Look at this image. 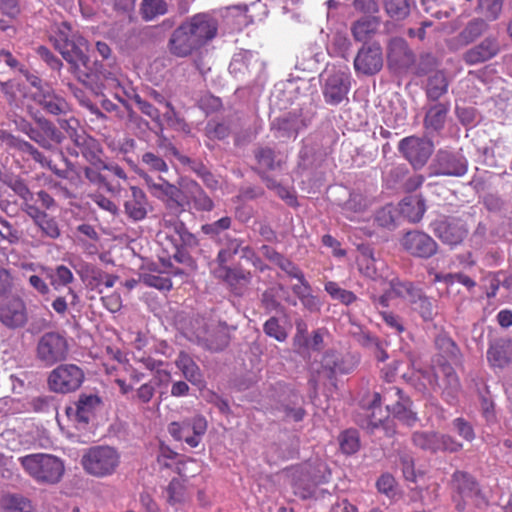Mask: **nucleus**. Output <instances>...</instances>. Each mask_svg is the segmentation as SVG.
<instances>
[{
  "mask_svg": "<svg viewBox=\"0 0 512 512\" xmlns=\"http://www.w3.org/2000/svg\"><path fill=\"white\" fill-rule=\"evenodd\" d=\"M437 348L443 353L445 363H441L433 369L417 371L414 375L415 388L422 392L442 391L447 402L455 400L460 388L458 377L448 361L457 356L458 349L454 342L447 336H439L436 339Z\"/></svg>",
  "mask_w": 512,
  "mask_h": 512,
  "instance_id": "obj_1",
  "label": "nucleus"
},
{
  "mask_svg": "<svg viewBox=\"0 0 512 512\" xmlns=\"http://www.w3.org/2000/svg\"><path fill=\"white\" fill-rule=\"evenodd\" d=\"M216 32L217 23L212 17L206 14L195 15L173 32L169 50L177 57H186L214 38Z\"/></svg>",
  "mask_w": 512,
  "mask_h": 512,
  "instance_id": "obj_2",
  "label": "nucleus"
},
{
  "mask_svg": "<svg viewBox=\"0 0 512 512\" xmlns=\"http://www.w3.org/2000/svg\"><path fill=\"white\" fill-rule=\"evenodd\" d=\"M55 46L71 65L75 76L84 82L92 71L90 59L87 55V40L75 32L70 24L63 22L57 27Z\"/></svg>",
  "mask_w": 512,
  "mask_h": 512,
  "instance_id": "obj_3",
  "label": "nucleus"
},
{
  "mask_svg": "<svg viewBox=\"0 0 512 512\" xmlns=\"http://www.w3.org/2000/svg\"><path fill=\"white\" fill-rule=\"evenodd\" d=\"M359 271L374 281L371 290V300L376 306L388 307L391 301L390 281H399L397 278H389V270L385 263L374 258L370 249L361 251L358 258Z\"/></svg>",
  "mask_w": 512,
  "mask_h": 512,
  "instance_id": "obj_4",
  "label": "nucleus"
},
{
  "mask_svg": "<svg viewBox=\"0 0 512 512\" xmlns=\"http://www.w3.org/2000/svg\"><path fill=\"white\" fill-rule=\"evenodd\" d=\"M146 183L149 186L151 193L162 199L170 206L176 205L177 207L183 208L186 204L193 206L196 210L210 211L213 207L212 200L203 192V190L197 185L192 184L190 189V201H185L183 193L174 185L168 183L162 178L158 181H152L146 177Z\"/></svg>",
  "mask_w": 512,
  "mask_h": 512,
  "instance_id": "obj_5",
  "label": "nucleus"
},
{
  "mask_svg": "<svg viewBox=\"0 0 512 512\" xmlns=\"http://www.w3.org/2000/svg\"><path fill=\"white\" fill-rule=\"evenodd\" d=\"M24 471L38 483H58L64 474V464L56 456L44 453L30 454L19 458Z\"/></svg>",
  "mask_w": 512,
  "mask_h": 512,
  "instance_id": "obj_6",
  "label": "nucleus"
},
{
  "mask_svg": "<svg viewBox=\"0 0 512 512\" xmlns=\"http://www.w3.org/2000/svg\"><path fill=\"white\" fill-rule=\"evenodd\" d=\"M81 464L89 475L105 478L116 473L121 464V454L112 446L98 445L86 450Z\"/></svg>",
  "mask_w": 512,
  "mask_h": 512,
  "instance_id": "obj_7",
  "label": "nucleus"
},
{
  "mask_svg": "<svg viewBox=\"0 0 512 512\" xmlns=\"http://www.w3.org/2000/svg\"><path fill=\"white\" fill-rule=\"evenodd\" d=\"M391 300L402 298L407 301L424 320H431L435 315V306L432 299L425 296L420 289L409 282L390 281Z\"/></svg>",
  "mask_w": 512,
  "mask_h": 512,
  "instance_id": "obj_8",
  "label": "nucleus"
},
{
  "mask_svg": "<svg viewBox=\"0 0 512 512\" xmlns=\"http://www.w3.org/2000/svg\"><path fill=\"white\" fill-rule=\"evenodd\" d=\"M374 404H385L387 411H391L394 418H397L407 425H412L416 416L410 409V401L404 398L402 391L395 386L385 388L382 394L375 393L373 396Z\"/></svg>",
  "mask_w": 512,
  "mask_h": 512,
  "instance_id": "obj_9",
  "label": "nucleus"
},
{
  "mask_svg": "<svg viewBox=\"0 0 512 512\" xmlns=\"http://www.w3.org/2000/svg\"><path fill=\"white\" fill-rule=\"evenodd\" d=\"M266 15V7L260 0L252 3L250 7L235 5L226 7L222 12L224 21L231 30H241L256 20L261 21Z\"/></svg>",
  "mask_w": 512,
  "mask_h": 512,
  "instance_id": "obj_10",
  "label": "nucleus"
},
{
  "mask_svg": "<svg viewBox=\"0 0 512 512\" xmlns=\"http://www.w3.org/2000/svg\"><path fill=\"white\" fill-rule=\"evenodd\" d=\"M36 352L39 361L46 366H52L66 359L68 343L61 334L48 332L39 339Z\"/></svg>",
  "mask_w": 512,
  "mask_h": 512,
  "instance_id": "obj_11",
  "label": "nucleus"
},
{
  "mask_svg": "<svg viewBox=\"0 0 512 512\" xmlns=\"http://www.w3.org/2000/svg\"><path fill=\"white\" fill-rule=\"evenodd\" d=\"M102 401L95 394H82L78 400L65 409L67 419L79 429L93 420L96 413L101 409Z\"/></svg>",
  "mask_w": 512,
  "mask_h": 512,
  "instance_id": "obj_12",
  "label": "nucleus"
},
{
  "mask_svg": "<svg viewBox=\"0 0 512 512\" xmlns=\"http://www.w3.org/2000/svg\"><path fill=\"white\" fill-rule=\"evenodd\" d=\"M207 430V421L200 415L193 416L183 422H172L168 426L170 435L179 441H184L194 448L199 445Z\"/></svg>",
  "mask_w": 512,
  "mask_h": 512,
  "instance_id": "obj_13",
  "label": "nucleus"
},
{
  "mask_svg": "<svg viewBox=\"0 0 512 512\" xmlns=\"http://www.w3.org/2000/svg\"><path fill=\"white\" fill-rule=\"evenodd\" d=\"M84 379L82 370L74 364H63L55 368L49 375L48 384L51 390L68 393L80 387Z\"/></svg>",
  "mask_w": 512,
  "mask_h": 512,
  "instance_id": "obj_14",
  "label": "nucleus"
},
{
  "mask_svg": "<svg viewBox=\"0 0 512 512\" xmlns=\"http://www.w3.org/2000/svg\"><path fill=\"white\" fill-rule=\"evenodd\" d=\"M399 149L413 167L418 169L423 167L431 156L433 143L425 138L411 136L400 141Z\"/></svg>",
  "mask_w": 512,
  "mask_h": 512,
  "instance_id": "obj_15",
  "label": "nucleus"
},
{
  "mask_svg": "<svg viewBox=\"0 0 512 512\" xmlns=\"http://www.w3.org/2000/svg\"><path fill=\"white\" fill-rule=\"evenodd\" d=\"M27 81L35 89L31 92L32 97L51 114H60L67 110L66 101L55 95L50 86L43 85L42 81L34 75H28Z\"/></svg>",
  "mask_w": 512,
  "mask_h": 512,
  "instance_id": "obj_16",
  "label": "nucleus"
},
{
  "mask_svg": "<svg viewBox=\"0 0 512 512\" xmlns=\"http://www.w3.org/2000/svg\"><path fill=\"white\" fill-rule=\"evenodd\" d=\"M28 321L27 308L24 301L18 297L3 299L0 302V322L7 328L23 327Z\"/></svg>",
  "mask_w": 512,
  "mask_h": 512,
  "instance_id": "obj_17",
  "label": "nucleus"
},
{
  "mask_svg": "<svg viewBox=\"0 0 512 512\" xmlns=\"http://www.w3.org/2000/svg\"><path fill=\"white\" fill-rule=\"evenodd\" d=\"M323 94L327 103L337 105L346 99L350 88L349 74L343 70H328Z\"/></svg>",
  "mask_w": 512,
  "mask_h": 512,
  "instance_id": "obj_18",
  "label": "nucleus"
},
{
  "mask_svg": "<svg viewBox=\"0 0 512 512\" xmlns=\"http://www.w3.org/2000/svg\"><path fill=\"white\" fill-rule=\"evenodd\" d=\"M221 243L223 247L220 249L217 256V267H214L212 270L217 278L232 283L233 279L236 278V272L230 269L227 264L231 262L234 255L239 252L242 242L239 239L225 236L224 239H221Z\"/></svg>",
  "mask_w": 512,
  "mask_h": 512,
  "instance_id": "obj_19",
  "label": "nucleus"
},
{
  "mask_svg": "<svg viewBox=\"0 0 512 512\" xmlns=\"http://www.w3.org/2000/svg\"><path fill=\"white\" fill-rule=\"evenodd\" d=\"M434 175L460 177L467 172V161L460 154L440 151L432 166Z\"/></svg>",
  "mask_w": 512,
  "mask_h": 512,
  "instance_id": "obj_20",
  "label": "nucleus"
},
{
  "mask_svg": "<svg viewBox=\"0 0 512 512\" xmlns=\"http://www.w3.org/2000/svg\"><path fill=\"white\" fill-rule=\"evenodd\" d=\"M401 245L411 255L428 258L435 254L437 250L436 242L427 234L419 231H411L406 233Z\"/></svg>",
  "mask_w": 512,
  "mask_h": 512,
  "instance_id": "obj_21",
  "label": "nucleus"
},
{
  "mask_svg": "<svg viewBox=\"0 0 512 512\" xmlns=\"http://www.w3.org/2000/svg\"><path fill=\"white\" fill-rule=\"evenodd\" d=\"M383 65L382 49L378 44H372L359 50L354 68L357 72L372 75L377 73Z\"/></svg>",
  "mask_w": 512,
  "mask_h": 512,
  "instance_id": "obj_22",
  "label": "nucleus"
},
{
  "mask_svg": "<svg viewBox=\"0 0 512 512\" xmlns=\"http://www.w3.org/2000/svg\"><path fill=\"white\" fill-rule=\"evenodd\" d=\"M434 232L444 243L457 245L465 238L467 229L460 220H445L435 223Z\"/></svg>",
  "mask_w": 512,
  "mask_h": 512,
  "instance_id": "obj_23",
  "label": "nucleus"
},
{
  "mask_svg": "<svg viewBox=\"0 0 512 512\" xmlns=\"http://www.w3.org/2000/svg\"><path fill=\"white\" fill-rule=\"evenodd\" d=\"M499 51V44L495 38H485L480 44L469 49L464 60L469 65H475L493 58Z\"/></svg>",
  "mask_w": 512,
  "mask_h": 512,
  "instance_id": "obj_24",
  "label": "nucleus"
},
{
  "mask_svg": "<svg viewBox=\"0 0 512 512\" xmlns=\"http://www.w3.org/2000/svg\"><path fill=\"white\" fill-rule=\"evenodd\" d=\"M453 488L457 494L454 495V502L458 510L464 509L460 499H467L477 494L478 489L474 480L466 473L457 471L453 475Z\"/></svg>",
  "mask_w": 512,
  "mask_h": 512,
  "instance_id": "obj_25",
  "label": "nucleus"
},
{
  "mask_svg": "<svg viewBox=\"0 0 512 512\" xmlns=\"http://www.w3.org/2000/svg\"><path fill=\"white\" fill-rule=\"evenodd\" d=\"M164 225L169 229L167 235L172 239L177 249L197 245V238L187 230L182 222L177 219L164 220Z\"/></svg>",
  "mask_w": 512,
  "mask_h": 512,
  "instance_id": "obj_26",
  "label": "nucleus"
},
{
  "mask_svg": "<svg viewBox=\"0 0 512 512\" xmlns=\"http://www.w3.org/2000/svg\"><path fill=\"white\" fill-rule=\"evenodd\" d=\"M26 213L33 219L44 235L52 239L60 236V229L56 220L41 211L35 204H27Z\"/></svg>",
  "mask_w": 512,
  "mask_h": 512,
  "instance_id": "obj_27",
  "label": "nucleus"
},
{
  "mask_svg": "<svg viewBox=\"0 0 512 512\" xmlns=\"http://www.w3.org/2000/svg\"><path fill=\"white\" fill-rule=\"evenodd\" d=\"M175 365L187 381L194 385L202 383L201 370L188 353L181 351L175 360Z\"/></svg>",
  "mask_w": 512,
  "mask_h": 512,
  "instance_id": "obj_28",
  "label": "nucleus"
},
{
  "mask_svg": "<svg viewBox=\"0 0 512 512\" xmlns=\"http://www.w3.org/2000/svg\"><path fill=\"white\" fill-rule=\"evenodd\" d=\"M147 201L143 191L137 187H131V198L125 202V211L134 220H142L147 213Z\"/></svg>",
  "mask_w": 512,
  "mask_h": 512,
  "instance_id": "obj_29",
  "label": "nucleus"
},
{
  "mask_svg": "<svg viewBox=\"0 0 512 512\" xmlns=\"http://www.w3.org/2000/svg\"><path fill=\"white\" fill-rule=\"evenodd\" d=\"M449 105L445 103H435L427 111L424 124L428 131L441 130L446 122Z\"/></svg>",
  "mask_w": 512,
  "mask_h": 512,
  "instance_id": "obj_30",
  "label": "nucleus"
},
{
  "mask_svg": "<svg viewBox=\"0 0 512 512\" xmlns=\"http://www.w3.org/2000/svg\"><path fill=\"white\" fill-rule=\"evenodd\" d=\"M487 358L491 365L503 367L512 359V345L506 341H498L492 344L487 352Z\"/></svg>",
  "mask_w": 512,
  "mask_h": 512,
  "instance_id": "obj_31",
  "label": "nucleus"
},
{
  "mask_svg": "<svg viewBox=\"0 0 512 512\" xmlns=\"http://www.w3.org/2000/svg\"><path fill=\"white\" fill-rule=\"evenodd\" d=\"M0 139L7 146L17 148L18 150L30 154L34 160L42 165H49V161L28 142L20 140L11 133L2 130L0 131Z\"/></svg>",
  "mask_w": 512,
  "mask_h": 512,
  "instance_id": "obj_32",
  "label": "nucleus"
},
{
  "mask_svg": "<svg viewBox=\"0 0 512 512\" xmlns=\"http://www.w3.org/2000/svg\"><path fill=\"white\" fill-rule=\"evenodd\" d=\"M399 216L407 218L411 222H418L425 212V206L421 199L416 197H407L403 199L397 207Z\"/></svg>",
  "mask_w": 512,
  "mask_h": 512,
  "instance_id": "obj_33",
  "label": "nucleus"
},
{
  "mask_svg": "<svg viewBox=\"0 0 512 512\" xmlns=\"http://www.w3.org/2000/svg\"><path fill=\"white\" fill-rule=\"evenodd\" d=\"M411 59V54L406 42L402 38H394L388 45V61L390 65H406Z\"/></svg>",
  "mask_w": 512,
  "mask_h": 512,
  "instance_id": "obj_34",
  "label": "nucleus"
},
{
  "mask_svg": "<svg viewBox=\"0 0 512 512\" xmlns=\"http://www.w3.org/2000/svg\"><path fill=\"white\" fill-rule=\"evenodd\" d=\"M378 25L379 21L376 17H363L353 25V36L357 41H364L376 32Z\"/></svg>",
  "mask_w": 512,
  "mask_h": 512,
  "instance_id": "obj_35",
  "label": "nucleus"
},
{
  "mask_svg": "<svg viewBox=\"0 0 512 512\" xmlns=\"http://www.w3.org/2000/svg\"><path fill=\"white\" fill-rule=\"evenodd\" d=\"M371 410V414L369 415V426L374 428H379L380 426H383V429L389 433L390 431V414L391 411H387L382 409L380 404H374V400H372V403L369 407Z\"/></svg>",
  "mask_w": 512,
  "mask_h": 512,
  "instance_id": "obj_36",
  "label": "nucleus"
},
{
  "mask_svg": "<svg viewBox=\"0 0 512 512\" xmlns=\"http://www.w3.org/2000/svg\"><path fill=\"white\" fill-rule=\"evenodd\" d=\"M304 470L305 474L303 475V480H308L314 485L327 482L330 476V472L326 464L322 462H317L314 467H312L310 464L305 465Z\"/></svg>",
  "mask_w": 512,
  "mask_h": 512,
  "instance_id": "obj_37",
  "label": "nucleus"
},
{
  "mask_svg": "<svg viewBox=\"0 0 512 512\" xmlns=\"http://www.w3.org/2000/svg\"><path fill=\"white\" fill-rule=\"evenodd\" d=\"M365 207L364 197L360 194H352L343 206V213L348 219L356 221L360 219L359 214L364 211Z\"/></svg>",
  "mask_w": 512,
  "mask_h": 512,
  "instance_id": "obj_38",
  "label": "nucleus"
},
{
  "mask_svg": "<svg viewBox=\"0 0 512 512\" xmlns=\"http://www.w3.org/2000/svg\"><path fill=\"white\" fill-rule=\"evenodd\" d=\"M143 364L147 369L155 371L154 380L157 385H168L171 381V373L166 367H164L165 365L163 362L156 361L152 358H146L143 360Z\"/></svg>",
  "mask_w": 512,
  "mask_h": 512,
  "instance_id": "obj_39",
  "label": "nucleus"
},
{
  "mask_svg": "<svg viewBox=\"0 0 512 512\" xmlns=\"http://www.w3.org/2000/svg\"><path fill=\"white\" fill-rule=\"evenodd\" d=\"M448 83L442 72L434 73L428 81L427 95L429 98L436 100L447 91Z\"/></svg>",
  "mask_w": 512,
  "mask_h": 512,
  "instance_id": "obj_40",
  "label": "nucleus"
},
{
  "mask_svg": "<svg viewBox=\"0 0 512 512\" xmlns=\"http://www.w3.org/2000/svg\"><path fill=\"white\" fill-rule=\"evenodd\" d=\"M141 280L145 285L159 290H170L172 287L170 278L166 274L160 272L143 273L141 275Z\"/></svg>",
  "mask_w": 512,
  "mask_h": 512,
  "instance_id": "obj_41",
  "label": "nucleus"
},
{
  "mask_svg": "<svg viewBox=\"0 0 512 512\" xmlns=\"http://www.w3.org/2000/svg\"><path fill=\"white\" fill-rule=\"evenodd\" d=\"M267 257L272 262H274L276 265H278L283 271H285L291 277L302 279L301 270L294 263H292L290 260L284 258L282 255H280L276 251L268 250Z\"/></svg>",
  "mask_w": 512,
  "mask_h": 512,
  "instance_id": "obj_42",
  "label": "nucleus"
},
{
  "mask_svg": "<svg viewBox=\"0 0 512 512\" xmlns=\"http://www.w3.org/2000/svg\"><path fill=\"white\" fill-rule=\"evenodd\" d=\"M143 18L153 20L167 11V4L164 0H143L141 7Z\"/></svg>",
  "mask_w": 512,
  "mask_h": 512,
  "instance_id": "obj_43",
  "label": "nucleus"
},
{
  "mask_svg": "<svg viewBox=\"0 0 512 512\" xmlns=\"http://www.w3.org/2000/svg\"><path fill=\"white\" fill-rule=\"evenodd\" d=\"M2 506L9 512H30L31 503L19 495H7L2 500Z\"/></svg>",
  "mask_w": 512,
  "mask_h": 512,
  "instance_id": "obj_44",
  "label": "nucleus"
},
{
  "mask_svg": "<svg viewBox=\"0 0 512 512\" xmlns=\"http://www.w3.org/2000/svg\"><path fill=\"white\" fill-rule=\"evenodd\" d=\"M325 290L333 299L345 305H349L356 300V296L353 292L341 288L336 282H327L325 284Z\"/></svg>",
  "mask_w": 512,
  "mask_h": 512,
  "instance_id": "obj_45",
  "label": "nucleus"
},
{
  "mask_svg": "<svg viewBox=\"0 0 512 512\" xmlns=\"http://www.w3.org/2000/svg\"><path fill=\"white\" fill-rule=\"evenodd\" d=\"M340 448L345 454H353L360 447L359 435L355 430H347L339 437Z\"/></svg>",
  "mask_w": 512,
  "mask_h": 512,
  "instance_id": "obj_46",
  "label": "nucleus"
},
{
  "mask_svg": "<svg viewBox=\"0 0 512 512\" xmlns=\"http://www.w3.org/2000/svg\"><path fill=\"white\" fill-rule=\"evenodd\" d=\"M399 217V211L397 207L393 205H387L380 209L375 215V221L379 226L391 227L395 224Z\"/></svg>",
  "mask_w": 512,
  "mask_h": 512,
  "instance_id": "obj_47",
  "label": "nucleus"
},
{
  "mask_svg": "<svg viewBox=\"0 0 512 512\" xmlns=\"http://www.w3.org/2000/svg\"><path fill=\"white\" fill-rule=\"evenodd\" d=\"M49 277L51 285L56 290L67 286L73 280V274L71 270L64 265L58 266L56 270L49 275Z\"/></svg>",
  "mask_w": 512,
  "mask_h": 512,
  "instance_id": "obj_48",
  "label": "nucleus"
},
{
  "mask_svg": "<svg viewBox=\"0 0 512 512\" xmlns=\"http://www.w3.org/2000/svg\"><path fill=\"white\" fill-rule=\"evenodd\" d=\"M413 443L430 452H436L437 433L436 432H416L413 435Z\"/></svg>",
  "mask_w": 512,
  "mask_h": 512,
  "instance_id": "obj_49",
  "label": "nucleus"
},
{
  "mask_svg": "<svg viewBox=\"0 0 512 512\" xmlns=\"http://www.w3.org/2000/svg\"><path fill=\"white\" fill-rule=\"evenodd\" d=\"M184 479H173L167 488V498L172 504L182 502L185 500L186 488L184 486Z\"/></svg>",
  "mask_w": 512,
  "mask_h": 512,
  "instance_id": "obj_50",
  "label": "nucleus"
},
{
  "mask_svg": "<svg viewBox=\"0 0 512 512\" xmlns=\"http://www.w3.org/2000/svg\"><path fill=\"white\" fill-rule=\"evenodd\" d=\"M385 8L392 18L402 19L409 14L408 0H387Z\"/></svg>",
  "mask_w": 512,
  "mask_h": 512,
  "instance_id": "obj_51",
  "label": "nucleus"
},
{
  "mask_svg": "<svg viewBox=\"0 0 512 512\" xmlns=\"http://www.w3.org/2000/svg\"><path fill=\"white\" fill-rule=\"evenodd\" d=\"M264 332L279 342L285 341L288 336L286 329L279 324L278 319L275 317H271L265 322Z\"/></svg>",
  "mask_w": 512,
  "mask_h": 512,
  "instance_id": "obj_52",
  "label": "nucleus"
},
{
  "mask_svg": "<svg viewBox=\"0 0 512 512\" xmlns=\"http://www.w3.org/2000/svg\"><path fill=\"white\" fill-rule=\"evenodd\" d=\"M40 128L39 137L49 142V148L52 147L53 143L58 144L61 142V133L49 122L41 121Z\"/></svg>",
  "mask_w": 512,
  "mask_h": 512,
  "instance_id": "obj_53",
  "label": "nucleus"
},
{
  "mask_svg": "<svg viewBox=\"0 0 512 512\" xmlns=\"http://www.w3.org/2000/svg\"><path fill=\"white\" fill-rule=\"evenodd\" d=\"M257 159L259 164L267 169H275L282 161V158L276 159L274 151L269 148L260 150Z\"/></svg>",
  "mask_w": 512,
  "mask_h": 512,
  "instance_id": "obj_54",
  "label": "nucleus"
},
{
  "mask_svg": "<svg viewBox=\"0 0 512 512\" xmlns=\"http://www.w3.org/2000/svg\"><path fill=\"white\" fill-rule=\"evenodd\" d=\"M461 448L462 444L453 439L451 436L437 433L436 452H457Z\"/></svg>",
  "mask_w": 512,
  "mask_h": 512,
  "instance_id": "obj_55",
  "label": "nucleus"
},
{
  "mask_svg": "<svg viewBox=\"0 0 512 512\" xmlns=\"http://www.w3.org/2000/svg\"><path fill=\"white\" fill-rule=\"evenodd\" d=\"M17 128L23 133L27 134L32 140L39 143L44 148H49L50 144L45 139L39 137V131L32 128L31 125L24 119L15 121Z\"/></svg>",
  "mask_w": 512,
  "mask_h": 512,
  "instance_id": "obj_56",
  "label": "nucleus"
},
{
  "mask_svg": "<svg viewBox=\"0 0 512 512\" xmlns=\"http://www.w3.org/2000/svg\"><path fill=\"white\" fill-rule=\"evenodd\" d=\"M273 128L276 129L277 137H279V138H283V137L295 138L297 135V131L294 128L293 124L285 118H282V119L279 118V119L274 120Z\"/></svg>",
  "mask_w": 512,
  "mask_h": 512,
  "instance_id": "obj_57",
  "label": "nucleus"
},
{
  "mask_svg": "<svg viewBox=\"0 0 512 512\" xmlns=\"http://www.w3.org/2000/svg\"><path fill=\"white\" fill-rule=\"evenodd\" d=\"M479 9L489 18H496L502 9V0H478Z\"/></svg>",
  "mask_w": 512,
  "mask_h": 512,
  "instance_id": "obj_58",
  "label": "nucleus"
},
{
  "mask_svg": "<svg viewBox=\"0 0 512 512\" xmlns=\"http://www.w3.org/2000/svg\"><path fill=\"white\" fill-rule=\"evenodd\" d=\"M323 367L332 373H348L349 372V368H346L345 366H343V364L341 362L338 361V356L334 352L327 353L324 356Z\"/></svg>",
  "mask_w": 512,
  "mask_h": 512,
  "instance_id": "obj_59",
  "label": "nucleus"
},
{
  "mask_svg": "<svg viewBox=\"0 0 512 512\" xmlns=\"http://www.w3.org/2000/svg\"><path fill=\"white\" fill-rule=\"evenodd\" d=\"M231 225L229 217H223L218 221L202 226V231L207 235H219L222 231L227 230Z\"/></svg>",
  "mask_w": 512,
  "mask_h": 512,
  "instance_id": "obj_60",
  "label": "nucleus"
},
{
  "mask_svg": "<svg viewBox=\"0 0 512 512\" xmlns=\"http://www.w3.org/2000/svg\"><path fill=\"white\" fill-rule=\"evenodd\" d=\"M3 440L6 442V446L11 451H19L25 448V443L21 439V435L16 433L14 430H7L2 434Z\"/></svg>",
  "mask_w": 512,
  "mask_h": 512,
  "instance_id": "obj_61",
  "label": "nucleus"
},
{
  "mask_svg": "<svg viewBox=\"0 0 512 512\" xmlns=\"http://www.w3.org/2000/svg\"><path fill=\"white\" fill-rule=\"evenodd\" d=\"M395 479L390 474H383L377 481L378 491L386 494L388 497L395 495Z\"/></svg>",
  "mask_w": 512,
  "mask_h": 512,
  "instance_id": "obj_62",
  "label": "nucleus"
},
{
  "mask_svg": "<svg viewBox=\"0 0 512 512\" xmlns=\"http://www.w3.org/2000/svg\"><path fill=\"white\" fill-rule=\"evenodd\" d=\"M252 56L253 54L251 52H243L234 55L229 66L230 72L234 74L242 73L244 68H248L246 61L248 60V58H251Z\"/></svg>",
  "mask_w": 512,
  "mask_h": 512,
  "instance_id": "obj_63",
  "label": "nucleus"
},
{
  "mask_svg": "<svg viewBox=\"0 0 512 512\" xmlns=\"http://www.w3.org/2000/svg\"><path fill=\"white\" fill-rule=\"evenodd\" d=\"M453 427L455 431L467 441L474 439V431L472 426L462 418H457L453 421Z\"/></svg>",
  "mask_w": 512,
  "mask_h": 512,
  "instance_id": "obj_64",
  "label": "nucleus"
}]
</instances>
